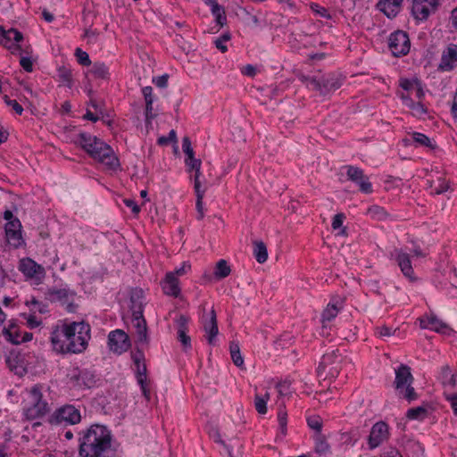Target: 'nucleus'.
<instances>
[{"mask_svg":"<svg viewBox=\"0 0 457 457\" xmlns=\"http://www.w3.org/2000/svg\"><path fill=\"white\" fill-rule=\"evenodd\" d=\"M91 338L88 323L71 322L56 327L51 333L53 349L58 353H81Z\"/></svg>","mask_w":457,"mask_h":457,"instance_id":"nucleus-1","label":"nucleus"},{"mask_svg":"<svg viewBox=\"0 0 457 457\" xmlns=\"http://www.w3.org/2000/svg\"><path fill=\"white\" fill-rule=\"evenodd\" d=\"M79 435V457H103L112 446L111 432L104 426L94 424Z\"/></svg>","mask_w":457,"mask_h":457,"instance_id":"nucleus-2","label":"nucleus"},{"mask_svg":"<svg viewBox=\"0 0 457 457\" xmlns=\"http://www.w3.org/2000/svg\"><path fill=\"white\" fill-rule=\"evenodd\" d=\"M79 145L95 160L106 166L110 170H116L120 167V162L112 148L96 137L87 132H80L78 136Z\"/></svg>","mask_w":457,"mask_h":457,"instance_id":"nucleus-3","label":"nucleus"},{"mask_svg":"<svg viewBox=\"0 0 457 457\" xmlns=\"http://www.w3.org/2000/svg\"><path fill=\"white\" fill-rule=\"evenodd\" d=\"M143 292L141 290H135L130 296L131 312H132V325L136 329L137 343L147 345L149 342L147 334V324L144 318L143 302L140 300Z\"/></svg>","mask_w":457,"mask_h":457,"instance_id":"nucleus-4","label":"nucleus"},{"mask_svg":"<svg viewBox=\"0 0 457 457\" xmlns=\"http://www.w3.org/2000/svg\"><path fill=\"white\" fill-rule=\"evenodd\" d=\"M301 80L307 87H312V89L319 91L321 96H326L341 87L344 78L339 74L328 73L312 77L302 76Z\"/></svg>","mask_w":457,"mask_h":457,"instance_id":"nucleus-5","label":"nucleus"},{"mask_svg":"<svg viewBox=\"0 0 457 457\" xmlns=\"http://www.w3.org/2000/svg\"><path fill=\"white\" fill-rule=\"evenodd\" d=\"M50 411L49 404L43 400L41 386L35 385L28 393L23 412L27 420H32L42 418Z\"/></svg>","mask_w":457,"mask_h":457,"instance_id":"nucleus-6","label":"nucleus"},{"mask_svg":"<svg viewBox=\"0 0 457 457\" xmlns=\"http://www.w3.org/2000/svg\"><path fill=\"white\" fill-rule=\"evenodd\" d=\"M81 420V414L79 409L71 404H65L56 409L48 418L51 425H75Z\"/></svg>","mask_w":457,"mask_h":457,"instance_id":"nucleus-7","label":"nucleus"},{"mask_svg":"<svg viewBox=\"0 0 457 457\" xmlns=\"http://www.w3.org/2000/svg\"><path fill=\"white\" fill-rule=\"evenodd\" d=\"M342 355L339 350H334L331 353H325L317 369L320 376L326 375L336 378L341 370Z\"/></svg>","mask_w":457,"mask_h":457,"instance_id":"nucleus-8","label":"nucleus"},{"mask_svg":"<svg viewBox=\"0 0 457 457\" xmlns=\"http://www.w3.org/2000/svg\"><path fill=\"white\" fill-rule=\"evenodd\" d=\"M410 39L407 33L398 30L392 33L388 38V46L393 55H405L410 51Z\"/></svg>","mask_w":457,"mask_h":457,"instance_id":"nucleus-9","label":"nucleus"},{"mask_svg":"<svg viewBox=\"0 0 457 457\" xmlns=\"http://www.w3.org/2000/svg\"><path fill=\"white\" fill-rule=\"evenodd\" d=\"M438 4L439 0H412L411 14L417 21H426L436 11Z\"/></svg>","mask_w":457,"mask_h":457,"instance_id":"nucleus-10","label":"nucleus"},{"mask_svg":"<svg viewBox=\"0 0 457 457\" xmlns=\"http://www.w3.org/2000/svg\"><path fill=\"white\" fill-rule=\"evenodd\" d=\"M70 382L78 389L91 388L96 385V376L88 370L74 369L69 375Z\"/></svg>","mask_w":457,"mask_h":457,"instance_id":"nucleus-11","label":"nucleus"},{"mask_svg":"<svg viewBox=\"0 0 457 457\" xmlns=\"http://www.w3.org/2000/svg\"><path fill=\"white\" fill-rule=\"evenodd\" d=\"M108 345L112 352L120 354L130 347V340L123 330L116 329L109 333Z\"/></svg>","mask_w":457,"mask_h":457,"instance_id":"nucleus-12","label":"nucleus"},{"mask_svg":"<svg viewBox=\"0 0 457 457\" xmlns=\"http://www.w3.org/2000/svg\"><path fill=\"white\" fill-rule=\"evenodd\" d=\"M348 179L359 186L360 190L364 194L372 192V185L363 170L355 166H346Z\"/></svg>","mask_w":457,"mask_h":457,"instance_id":"nucleus-13","label":"nucleus"},{"mask_svg":"<svg viewBox=\"0 0 457 457\" xmlns=\"http://www.w3.org/2000/svg\"><path fill=\"white\" fill-rule=\"evenodd\" d=\"M388 437V426L383 421L375 423L368 437V444L370 449H375Z\"/></svg>","mask_w":457,"mask_h":457,"instance_id":"nucleus-14","label":"nucleus"},{"mask_svg":"<svg viewBox=\"0 0 457 457\" xmlns=\"http://www.w3.org/2000/svg\"><path fill=\"white\" fill-rule=\"evenodd\" d=\"M18 268L29 278L41 279L45 276V269L30 258L21 259Z\"/></svg>","mask_w":457,"mask_h":457,"instance_id":"nucleus-15","label":"nucleus"},{"mask_svg":"<svg viewBox=\"0 0 457 457\" xmlns=\"http://www.w3.org/2000/svg\"><path fill=\"white\" fill-rule=\"evenodd\" d=\"M188 320V318L182 314L176 320L178 326L177 338L180 342L185 352L191 349L192 347L191 337L187 335Z\"/></svg>","mask_w":457,"mask_h":457,"instance_id":"nucleus-16","label":"nucleus"},{"mask_svg":"<svg viewBox=\"0 0 457 457\" xmlns=\"http://www.w3.org/2000/svg\"><path fill=\"white\" fill-rule=\"evenodd\" d=\"M413 379L411 368L405 364H401L398 369L395 370V387L399 393H403L404 386L412 384Z\"/></svg>","mask_w":457,"mask_h":457,"instance_id":"nucleus-17","label":"nucleus"},{"mask_svg":"<svg viewBox=\"0 0 457 457\" xmlns=\"http://www.w3.org/2000/svg\"><path fill=\"white\" fill-rule=\"evenodd\" d=\"M204 330L207 334V342L210 345H215V338L219 334L218 322L216 312L212 308L210 312L209 317L204 318L203 323Z\"/></svg>","mask_w":457,"mask_h":457,"instance_id":"nucleus-18","label":"nucleus"},{"mask_svg":"<svg viewBox=\"0 0 457 457\" xmlns=\"http://www.w3.org/2000/svg\"><path fill=\"white\" fill-rule=\"evenodd\" d=\"M457 64V45L450 44L443 52L439 68L443 71H451Z\"/></svg>","mask_w":457,"mask_h":457,"instance_id":"nucleus-19","label":"nucleus"},{"mask_svg":"<svg viewBox=\"0 0 457 457\" xmlns=\"http://www.w3.org/2000/svg\"><path fill=\"white\" fill-rule=\"evenodd\" d=\"M142 95L145 103V116L146 125H150L152 120L156 118L157 114L154 112L153 104L155 100L153 95V87L150 86L144 87L142 88Z\"/></svg>","mask_w":457,"mask_h":457,"instance_id":"nucleus-20","label":"nucleus"},{"mask_svg":"<svg viewBox=\"0 0 457 457\" xmlns=\"http://www.w3.org/2000/svg\"><path fill=\"white\" fill-rule=\"evenodd\" d=\"M162 288L165 295L178 297L180 294L179 279L174 272H168L162 282Z\"/></svg>","mask_w":457,"mask_h":457,"instance_id":"nucleus-21","label":"nucleus"},{"mask_svg":"<svg viewBox=\"0 0 457 457\" xmlns=\"http://www.w3.org/2000/svg\"><path fill=\"white\" fill-rule=\"evenodd\" d=\"M403 0H379L377 7L388 18H394L398 13Z\"/></svg>","mask_w":457,"mask_h":457,"instance_id":"nucleus-22","label":"nucleus"},{"mask_svg":"<svg viewBox=\"0 0 457 457\" xmlns=\"http://www.w3.org/2000/svg\"><path fill=\"white\" fill-rule=\"evenodd\" d=\"M395 254L398 266L400 267L403 275L405 277L411 278L413 274V269L411 266L410 255L401 249H395Z\"/></svg>","mask_w":457,"mask_h":457,"instance_id":"nucleus-23","label":"nucleus"},{"mask_svg":"<svg viewBox=\"0 0 457 457\" xmlns=\"http://www.w3.org/2000/svg\"><path fill=\"white\" fill-rule=\"evenodd\" d=\"M46 295L51 302L65 303L74 295V293L67 288H50Z\"/></svg>","mask_w":457,"mask_h":457,"instance_id":"nucleus-24","label":"nucleus"},{"mask_svg":"<svg viewBox=\"0 0 457 457\" xmlns=\"http://www.w3.org/2000/svg\"><path fill=\"white\" fill-rule=\"evenodd\" d=\"M88 72L92 74L95 79H101L104 80L110 79L109 68L104 62H95Z\"/></svg>","mask_w":457,"mask_h":457,"instance_id":"nucleus-25","label":"nucleus"},{"mask_svg":"<svg viewBox=\"0 0 457 457\" xmlns=\"http://www.w3.org/2000/svg\"><path fill=\"white\" fill-rule=\"evenodd\" d=\"M342 300H337L336 302L329 303L327 308L322 312V321L332 320L342 308Z\"/></svg>","mask_w":457,"mask_h":457,"instance_id":"nucleus-26","label":"nucleus"},{"mask_svg":"<svg viewBox=\"0 0 457 457\" xmlns=\"http://www.w3.org/2000/svg\"><path fill=\"white\" fill-rule=\"evenodd\" d=\"M147 369L145 363H142V366L137 368L136 378L137 383L140 385L143 395L149 398L150 392L146 386V378H147Z\"/></svg>","mask_w":457,"mask_h":457,"instance_id":"nucleus-27","label":"nucleus"},{"mask_svg":"<svg viewBox=\"0 0 457 457\" xmlns=\"http://www.w3.org/2000/svg\"><path fill=\"white\" fill-rule=\"evenodd\" d=\"M430 329L444 335H449L453 329L444 321L437 319L435 315L428 317Z\"/></svg>","mask_w":457,"mask_h":457,"instance_id":"nucleus-28","label":"nucleus"},{"mask_svg":"<svg viewBox=\"0 0 457 457\" xmlns=\"http://www.w3.org/2000/svg\"><path fill=\"white\" fill-rule=\"evenodd\" d=\"M439 379L441 380L444 386H450L451 387H454L457 383L456 375L452 373L449 365H444L441 368Z\"/></svg>","mask_w":457,"mask_h":457,"instance_id":"nucleus-29","label":"nucleus"},{"mask_svg":"<svg viewBox=\"0 0 457 457\" xmlns=\"http://www.w3.org/2000/svg\"><path fill=\"white\" fill-rule=\"evenodd\" d=\"M2 334L8 342L13 345H19L21 343L20 334L16 330V325L14 323H11L8 328H4Z\"/></svg>","mask_w":457,"mask_h":457,"instance_id":"nucleus-30","label":"nucleus"},{"mask_svg":"<svg viewBox=\"0 0 457 457\" xmlns=\"http://www.w3.org/2000/svg\"><path fill=\"white\" fill-rule=\"evenodd\" d=\"M253 255L259 263H264L268 259V251L262 241L253 242Z\"/></svg>","mask_w":457,"mask_h":457,"instance_id":"nucleus-31","label":"nucleus"},{"mask_svg":"<svg viewBox=\"0 0 457 457\" xmlns=\"http://www.w3.org/2000/svg\"><path fill=\"white\" fill-rule=\"evenodd\" d=\"M57 77L58 80L62 82L64 86L68 87L69 88L72 87L73 80L71 69L65 66L59 67L57 70Z\"/></svg>","mask_w":457,"mask_h":457,"instance_id":"nucleus-32","label":"nucleus"},{"mask_svg":"<svg viewBox=\"0 0 457 457\" xmlns=\"http://www.w3.org/2000/svg\"><path fill=\"white\" fill-rule=\"evenodd\" d=\"M229 352L234 364L237 367H242L244 365V359L240 353L239 343L231 341L229 344Z\"/></svg>","mask_w":457,"mask_h":457,"instance_id":"nucleus-33","label":"nucleus"},{"mask_svg":"<svg viewBox=\"0 0 457 457\" xmlns=\"http://www.w3.org/2000/svg\"><path fill=\"white\" fill-rule=\"evenodd\" d=\"M315 440V452L321 455L329 452L330 446L327 442L326 436L322 434H316Z\"/></svg>","mask_w":457,"mask_h":457,"instance_id":"nucleus-34","label":"nucleus"},{"mask_svg":"<svg viewBox=\"0 0 457 457\" xmlns=\"http://www.w3.org/2000/svg\"><path fill=\"white\" fill-rule=\"evenodd\" d=\"M5 237L8 244L14 248H18L23 244L21 229L16 231L7 230L5 233Z\"/></svg>","mask_w":457,"mask_h":457,"instance_id":"nucleus-35","label":"nucleus"},{"mask_svg":"<svg viewBox=\"0 0 457 457\" xmlns=\"http://www.w3.org/2000/svg\"><path fill=\"white\" fill-rule=\"evenodd\" d=\"M270 399V394L266 393L264 395L258 394L254 396V407L259 414L267 413V402Z\"/></svg>","mask_w":457,"mask_h":457,"instance_id":"nucleus-36","label":"nucleus"},{"mask_svg":"<svg viewBox=\"0 0 457 457\" xmlns=\"http://www.w3.org/2000/svg\"><path fill=\"white\" fill-rule=\"evenodd\" d=\"M230 267L227 261L220 260L215 267L214 275L217 278L221 279L227 278L230 274Z\"/></svg>","mask_w":457,"mask_h":457,"instance_id":"nucleus-37","label":"nucleus"},{"mask_svg":"<svg viewBox=\"0 0 457 457\" xmlns=\"http://www.w3.org/2000/svg\"><path fill=\"white\" fill-rule=\"evenodd\" d=\"M428 415V410L423 406L411 408L406 413V417L410 420H424Z\"/></svg>","mask_w":457,"mask_h":457,"instance_id":"nucleus-38","label":"nucleus"},{"mask_svg":"<svg viewBox=\"0 0 457 457\" xmlns=\"http://www.w3.org/2000/svg\"><path fill=\"white\" fill-rule=\"evenodd\" d=\"M367 213L373 219L382 220L386 218L387 213L385 209L378 205H372L367 210Z\"/></svg>","mask_w":457,"mask_h":457,"instance_id":"nucleus-39","label":"nucleus"},{"mask_svg":"<svg viewBox=\"0 0 457 457\" xmlns=\"http://www.w3.org/2000/svg\"><path fill=\"white\" fill-rule=\"evenodd\" d=\"M411 137L412 140L419 145L434 148V145H432L430 138L422 133L413 132Z\"/></svg>","mask_w":457,"mask_h":457,"instance_id":"nucleus-40","label":"nucleus"},{"mask_svg":"<svg viewBox=\"0 0 457 457\" xmlns=\"http://www.w3.org/2000/svg\"><path fill=\"white\" fill-rule=\"evenodd\" d=\"M205 193V187L203 190H199V192H195L196 195V210L198 212L197 219L202 220L204 218V203L203 199Z\"/></svg>","mask_w":457,"mask_h":457,"instance_id":"nucleus-41","label":"nucleus"},{"mask_svg":"<svg viewBox=\"0 0 457 457\" xmlns=\"http://www.w3.org/2000/svg\"><path fill=\"white\" fill-rule=\"evenodd\" d=\"M308 426L315 430L316 434H321L322 420L320 416H311L307 419Z\"/></svg>","mask_w":457,"mask_h":457,"instance_id":"nucleus-42","label":"nucleus"},{"mask_svg":"<svg viewBox=\"0 0 457 457\" xmlns=\"http://www.w3.org/2000/svg\"><path fill=\"white\" fill-rule=\"evenodd\" d=\"M75 56L77 57V61L80 65L89 66L91 64V60L88 54L80 48H76Z\"/></svg>","mask_w":457,"mask_h":457,"instance_id":"nucleus-43","label":"nucleus"},{"mask_svg":"<svg viewBox=\"0 0 457 457\" xmlns=\"http://www.w3.org/2000/svg\"><path fill=\"white\" fill-rule=\"evenodd\" d=\"M403 395L404 399H406L409 403L416 400L418 398V395L415 392L414 387L411 386V384L407 385L403 389V393H399Z\"/></svg>","mask_w":457,"mask_h":457,"instance_id":"nucleus-44","label":"nucleus"},{"mask_svg":"<svg viewBox=\"0 0 457 457\" xmlns=\"http://www.w3.org/2000/svg\"><path fill=\"white\" fill-rule=\"evenodd\" d=\"M185 164L187 166V170L188 172L193 171L194 169L201 168L202 161L198 158H195V155L185 158Z\"/></svg>","mask_w":457,"mask_h":457,"instance_id":"nucleus-45","label":"nucleus"},{"mask_svg":"<svg viewBox=\"0 0 457 457\" xmlns=\"http://www.w3.org/2000/svg\"><path fill=\"white\" fill-rule=\"evenodd\" d=\"M12 35H5L0 37V44L8 49H12V53L16 50H21V46L12 42Z\"/></svg>","mask_w":457,"mask_h":457,"instance_id":"nucleus-46","label":"nucleus"},{"mask_svg":"<svg viewBox=\"0 0 457 457\" xmlns=\"http://www.w3.org/2000/svg\"><path fill=\"white\" fill-rule=\"evenodd\" d=\"M287 411L280 408L278 412V420L280 431L283 435L287 433Z\"/></svg>","mask_w":457,"mask_h":457,"instance_id":"nucleus-47","label":"nucleus"},{"mask_svg":"<svg viewBox=\"0 0 457 457\" xmlns=\"http://www.w3.org/2000/svg\"><path fill=\"white\" fill-rule=\"evenodd\" d=\"M131 358L137 368L142 366V363H145V354L139 348H137L136 351L131 353Z\"/></svg>","mask_w":457,"mask_h":457,"instance_id":"nucleus-48","label":"nucleus"},{"mask_svg":"<svg viewBox=\"0 0 457 457\" xmlns=\"http://www.w3.org/2000/svg\"><path fill=\"white\" fill-rule=\"evenodd\" d=\"M229 39H230V34L225 33L214 41L215 46L218 49H220L222 53H225V52H227L228 47L224 45V43L228 41Z\"/></svg>","mask_w":457,"mask_h":457,"instance_id":"nucleus-49","label":"nucleus"},{"mask_svg":"<svg viewBox=\"0 0 457 457\" xmlns=\"http://www.w3.org/2000/svg\"><path fill=\"white\" fill-rule=\"evenodd\" d=\"M177 136L174 129H171L168 136H162L158 138L157 143L160 145H167L171 142H176Z\"/></svg>","mask_w":457,"mask_h":457,"instance_id":"nucleus-50","label":"nucleus"},{"mask_svg":"<svg viewBox=\"0 0 457 457\" xmlns=\"http://www.w3.org/2000/svg\"><path fill=\"white\" fill-rule=\"evenodd\" d=\"M209 435L216 443L222 445L227 449L228 453L230 454V450L228 449V446L225 444V442L221 439L220 434L217 428H212L209 431Z\"/></svg>","mask_w":457,"mask_h":457,"instance_id":"nucleus-51","label":"nucleus"},{"mask_svg":"<svg viewBox=\"0 0 457 457\" xmlns=\"http://www.w3.org/2000/svg\"><path fill=\"white\" fill-rule=\"evenodd\" d=\"M182 150L186 154V157H190L195 155V152L191 145V141L188 137H185L182 140Z\"/></svg>","mask_w":457,"mask_h":457,"instance_id":"nucleus-52","label":"nucleus"},{"mask_svg":"<svg viewBox=\"0 0 457 457\" xmlns=\"http://www.w3.org/2000/svg\"><path fill=\"white\" fill-rule=\"evenodd\" d=\"M4 102L8 106H11L17 114H22L23 108L16 100H12L7 96H5Z\"/></svg>","mask_w":457,"mask_h":457,"instance_id":"nucleus-53","label":"nucleus"},{"mask_svg":"<svg viewBox=\"0 0 457 457\" xmlns=\"http://www.w3.org/2000/svg\"><path fill=\"white\" fill-rule=\"evenodd\" d=\"M195 171L194 175V189L195 192H199V190H203L201 181H200V176H201V168L194 169Z\"/></svg>","mask_w":457,"mask_h":457,"instance_id":"nucleus-54","label":"nucleus"},{"mask_svg":"<svg viewBox=\"0 0 457 457\" xmlns=\"http://www.w3.org/2000/svg\"><path fill=\"white\" fill-rule=\"evenodd\" d=\"M312 11L314 12H316L317 14H319L321 17H324V18H327V19H330L331 18V15L329 13V12L325 7H322V6L319 5V4H313L312 6Z\"/></svg>","mask_w":457,"mask_h":457,"instance_id":"nucleus-55","label":"nucleus"},{"mask_svg":"<svg viewBox=\"0 0 457 457\" xmlns=\"http://www.w3.org/2000/svg\"><path fill=\"white\" fill-rule=\"evenodd\" d=\"M168 79L169 76L167 74H163L162 76H159L157 78L153 79V82L161 88H164L168 85Z\"/></svg>","mask_w":457,"mask_h":457,"instance_id":"nucleus-56","label":"nucleus"},{"mask_svg":"<svg viewBox=\"0 0 457 457\" xmlns=\"http://www.w3.org/2000/svg\"><path fill=\"white\" fill-rule=\"evenodd\" d=\"M20 64L27 72L33 71V62L29 57H21Z\"/></svg>","mask_w":457,"mask_h":457,"instance_id":"nucleus-57","label":"nucleus"},{"mask_svg":"<svg viewBox=\"0 0 457 457\" xmlns=\"http://www.w3.org/2000/svg\"><path fill=\"white\" fill-rule=\"evenodd\" d=\"M21 228V221L19 220V219L15 218L14 220H11V221H8L6 224H5V232L7 230H20Z\"/></svg>","mask_w":457,"mask_h":457,"instance_id":"nucleus-58","label":"nucleus"},{"mask_svg":"<svg viewBox=\"0 0 457 457\" xmlns=\"http://www.w3.org/2000/svg\"><path fill=\"white\" fill-rule=\"evenodd\" d=\"M345 219V215L343 213H337L334 216L333 221H332V228L333 229H337L342 227L343 221Z\"/></svg>","mask_w":457,"mask_h":457,"instance_id":"nucleus-59","label":"nucleus"},{"mask_svg":"<svg viewBox=\"0 0 457 457\" xmlns=\"http://www.w3.org/2000/svg\"><path fill=\"white\" fill-rule=\"evenodd\" d=\"M408 106L416 111L417 113L419 114H422V113H425L427 112L426 108L424 107V105L420 103H415L413 102L412 100H410V104H408Z\"/></svg>","mask_w":457,"mask_h":457,"instance_id":"nucleus-60","label":"nucleus"},{"mask_svg":"<svg viewBox=\"0 0 457 457\" xmlns=\"http://www.w3.org/2000/svg\"><path fill=\"white\" fill-rule=\"evenodd\" d=\"M448 188H449V185L446 181L439 180V184L437 187H435L434 193L436 195H440V194L446 192L448 190Z\"/></svg>","mask_w":457,"mask_h":457,"instance_id":"nucleus-61","label":"nucleus"},{"mask_svg":"<svg viewBox=\"0 0 457 457\" xmlns=\"http://www.w3.org/2000/svg\"><path fill=\"white\" fill-rule=\"evenodd\" d=\"M445 398L448 402H450L453 413L457 416V393L447 395Z\"/></svg>","mask_w":457,"mask_h":457,"instance_id":"nucleus-62","label":"nucleus"},{"mask_svg":"<svg viewBox=\"0 0 457 457\" xmlns=\"http://www.w3.org/2000/svg\"><path fill=\"white\" fill-rule=\"evenodd\" d=\"M376 330L379 337H391L393 335L392 328L387 326L377 328Z\"/></svg>","mask_w":457,"mask_h":457,"instance_id":"nucleus-63","label":"nucleus"},{"mask_svg":"<svg viewBox=\"0 0 457 457\" xmlns=\"http://www.w3.org/2000/svg\"><path fill=\"white\" fill-rule=\"evenodd\" d=\"M451 113L453 117L457 120V91L455 92L452 102Z\"/></svg>","mask_w":457,"mask_h":457,"instance_id":"nucleus-64","label":"nucleus"}]
</instances>
